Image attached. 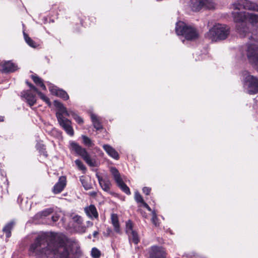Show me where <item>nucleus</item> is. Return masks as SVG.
<instances>
[{
  "label": "nucleus",
  "instance_id": "obj_13",
  "mask_svg": "<svg viewBox=\"0 0 258 258\" xmlns=\"http://www.w3.org/2000/svg\"><path fill=\"white\" fill-rule=\"evenodd\" d=\"M66 177H59L58 181L53 186V192L55 194L61 192L66 185Z\"/></svg>",
  "mask_w": 258,
  "mask_h": 258
},
{
  "label": "nucleus",
  "instance_id": "obj_4",
  "mask_svg": "<svg viewBox=\"0 0 258 258\" xmlns=\"http://www.w3.org/2000/svg\"><path fill=\"white\" fill-rule=\"evenodd\" d=\"M175 31L177 35H181L188 40H195L199 37L197 30L182 21L176 23Z\"/></svg>",
  "mask_w": 258,
  "mask_h": 258
},
{
  "label": "nucleus",
  "instance_id": "obj_20",
  "mask_svg": "<svg viewBox=\"0 0 258 258\" xmlns=\"http://www.w3.org/2000/svg\"><path fill=\"white\" fill-rule=\"evenodd\" d=\"M111 223L114 226V230L116 232H119V224L117 214H112L111 216Z\"/></svg>",
  "mask_w": 258,
  "mask_h": 258
},
{
  "label": "nucleus",
  "instance_id": "obj_47",
  "mask_svg": "<svg viewBox=\"0 0 258 258\" xmlns=\"http://www.w3.org/2000/svg\"><path fill=\"white\" fill-rule=\"evenodd\" d=\"M107 231H108V233H109L110 232H111V230L110 229H109V228H108Z\"/></svg>",
  "mask_w": 258,
  "mask_h": 258
},
{
  "label": "nucleus",
  "instance_id": "obj_40",
  "mask_svg": "<svg viewBox=\"0 0 258 258\" xmlns=\"http://www.w3.org/2000/svg\"><path fill=\"white\" fill-rule=\"evenodd\" d=\"M26 83L30 87L31 90L33 91L34 92L37 91L38 89L36 88L34 86H33L32 84L28 82V81H26Z\"/></svg>",
  "mask_w": 258,
  "mask_h": 258
},
{
  "label": "nucleus",
  "instance_id": "obj_31",
  "mask_svg": "<svg viewBox=\"0 0 258 258\" xmlns=\"http://www.w3.org/2000/svg\"><path fill=\"white\" fill-rule=\"evenodd\" d=\"M37 148L39 150V152L41 154L43 155L45 157H47V155L46 151H45V146L44 145L41 144H38L37 145Z\"/></svg>",
  "mask_w": 258,
  "mask_h": 258
},
{
  "label": "nucleus",
  "instance_id": "obj_45",
  "mask_svg": "<svg viewBox=\"0 0 258 258\" xmlns=\"http://www.w3.org/2000/svg\"><path fill=\"white\" fill-rule=\"evenodd\" d=\"M98 231H94V232H93V236H94V237H95L98 235Z\"/></svg>",
  "mask_w": 258,
  "mask_h": 258
},
{
  "label": "nucleus",
  "instance_id": "obj_16",
  "mask_svg": "<svg viewBox=\"0 0 258 258\" xmlns=\"http://www.w3.org/2000/svg\"><path fill=\"white\" fill-rule=\"evenodd\" d=\"M103 149L112 158L115 160H118L119 158V154L117 151L111 146L108 145H104L103 146Z\"/></svg>",
  "mask_w": 258,
  "mask_h": 258
},
{
  "label": "nucleus",
  "instance_id": "obj_6",
  "mask_svg": "<svg viewBox=\"0 0 258 258\" xmlns=\"http://www.w3.org/2000/svg\"><path fill=\"white\" fill-rule=\"evenodd\" d=\"M70 146L71 149L74 151L77 154L81 156L90 166H96L97 164L96 160L90 157L85 149L82 148L79 144L74 142H72L70 143Z\"/></svg>",
  "mask_w": 258,
  "mask_h": 258
},
{
  "label": "nucleus",
  "instance_id": "obj_3",
  "mask_svg": "<svg viewBox=\"0 0 258 258\" xmlns=\"http://www.w3.org/2000/svg\"><path fill=\"white\" fill-rule=\"evenodd\" d=\"M229 34L228 26L218 24L214 25L206 34V37L212 41L223 40L227 38Z\"/></svg>",
  "mask_w": 258,
  "mask_h": 258
},
{
  "label": "nucleus",
  "instance_id": "obj_24",
  "mask_svg": "<svg viewBox=\"0 0 258 258\" xmlns=\"http://www.w3.org/2000/svg\"><path fill=\"white\" fill-rule=\"evenodd\" d=\"M24 37L26 42L31 47L36 48L38 46L37 43L34 41L29 36L26 34L25 32H23Z\"/></svg>",
  "mask_w": 258,
  "mask_h": 258
},
{
  "label": "nucleus",
  "instance_id": "obj_19",
  "mask_svg": "<svg viewBox=\"0 0 258 258\" xmlns=\"http://www.w3.org/2000/svg\"><path fill=\"white\" fill-rule=\"evenodd\" d=\"M91 118L93 126L97 130H99L102 128L99 118L97 115L92 113L91 114Z\"/></svg>",
  "mask_w": 258,
  "mask_h": 258
},
{
  "label": "nucleus",
  "instance_id": "obj_12",
  "mask_svg": "<svg viewBox=\"0 0 258 258\" xmlns=\"http://www.w3.org/2000/svg\"><path fill=\"white\" fill-rule=\"evenodd\" d=\"M84 211L87 216L91 219L93 220L98 219V213L94 205H90V206L85 207L84 208Z\"/></svg>",
  "mask_w": 258,
  "mask_h": 258
},
{
  "label": "nucleus",
  "instance_id": "obj_21",
  "mask_svg": "<svg viewBox=\"0 0 258 258\" xmlns=\"http://www.w3.org/2000/svg\"><path fill=\"white\" fill-rule=\"evenodd\" d=\"M14 222H10L8 223L3 228V231L6 233L7 238H9L11 235V230L13 228Z\"/></svg>",
  "mask_w": 258,
  "mask_h": 258
},
{
  "label": "nucleus",
  "instance_id": "obj_36",
  "mask_svg": "<svg viewBox=\"0 0 258 258\" xmlns=\"http://www.w3.org/2000/svg\"><path fill=\"white\" fill-rule=\"evenodd\" d=\"M157 216L155 212L152 213V221L155 226H158L159 224L157 222Z\"/></svg>",
  "mask_w": 258,
  "mask_h": 258
},
{
  "label": "nucleus",
  "instance_id": "obj_30",
  "mask_svg": "<svg viewBox=\"0 0 258 258\" xmlns=\"http://www.w3.org/2000/svg\"><path fill=\"white\" fill-rule=\"evenodd\" d=\"M35 93H36L39 96L40 98L45 102V103L49 106L51 105L49 98L45 96L42 93L40 92L38 90H37V91H36Z\"/></svg>",
  "mask_w": 258,
  "mask_h": 258
},
{
  "label": "nucleus",
  "instance_id": "obj_32",
  "mask_svg": "<svg viewBox=\"0 0 258 258\" xmlns=\"http://www.w3.org/2000/svg\"><path fill=\"white\" fill-rule=\"evenodd\" d=\"M91 255L94 258H99L100 256V251L95 247L92 249Z\"/></svg>",
  "mask_w": 258,
  "mask_h": 258
},
{
  "label": "nucleus",
  "instance_id": "obj_33",
  "mask_svg": "<svg viewBox=\"0 0 258 258\" xmlns=\"http://www.w3.org/2000/svg\"><path fill=\"white\" fill-rule=\"evenodd\" d=\"M75 162L80 170L83 171L86 170V168L81 161L78 159L75 160Z\"/></svg>",
  "mask_w": 258,
  "mask_h": 258
},
{
  "label": "nucleus",
  "instance_id": "obj_5",
  "mask_svg": "<svg viewBox=\"0 0 258 258\" xmlns=\"http://www.w3.org/2000/svg\"><path fill=\"white\" fill-rule=\"evenodd\" d=\"M243 86L248 93L254 94L258 93V79L250 75L247 71L242 73Z\"/></svg>",
  "mask_w": 258,
  "mask_h": 258
},
{
  "label": "nucleus",
  "instance_id": "obj_26",
  "mask_svg": "<svg viewBox=\"0 0 258 258\" xmlns=\"http://www.w3.org/2000/svg\"><path fill=\"white\" fill-rule=\"evenodd\" d=\"M121 189L127 195H130L131 192L129 187L124 183L123 180L117 184Z\"/></svg>",
  "mask_w": 258,
  "mask_h": 258
},
{
  "label": "nucleus",
  "instance_id": "obj_44",
  "mask_svg": "<svg viewBox=\"0 0 258 258\" xmlns=\"http://www.w3.org/2000/svg\"><path fill=\"white\" fill-rule=\"evenodd\" d=\"M87 227H91L93 226V223L91 221H88L87 222Z\"/></svg>",
  "mask_w": 258,
  "mask_h": 258
},
{
  "label": "nucleus",
  "instance_id": "obj_42",
  "mask_svg": "<svg viewBox=\"0 0 258 258\" xmlns=\"http://www.w3.org/2000/svg\"><path fill=\"white\" fill-rule=\"evenodd\" d=\"M59 217V216L57 214H55L52 216V220L53 222H56L58 220Z\"/></svg>",
  "mask_w": 258,
  "mask_h": 258
},
{
  "label": "nucleus",
  "instance_id": "obj_17",
  "mask_svg": "<svg viewBox=\"0 0 258 258\" xmlns=\"http://www.w3.org/2000/svg\"><path fill=\"white\" fill-rule=\"evenodd\" d=\"M110 172L117 184L122 181L121 175L116 168L111 167L110 168Z\"/></svg>",
  "mask_w": 258,
  "mask_h": 258
},
{
  "label": "nucleus",
  "instance_id": "obj_10",
  "mask_svg": "<svg viewBox=\"0 0 258 258\" xmlns=\"http://www.w3.org/2000/svg\"><path fill=\"white\" fill-rule=\"evenodd\" d=\"M32 90H26L23 91L21 93V96L23 97L25 101L30 106H33L36 102V95L32 92Z\"/></svg>",
  "mask_w": 258,
  "mask_h": 258
},
{
  "label": "nucleus",
  "instance_id": "obj_22",
  "mask_svg": "<svg viewBox=\"0 0 258 258\" xmlns=\"http://www.w3.org/2000/svg\"><path fill=\"white\" fill-rule=\"evenodd\" d=\"M31 78L34 81V82L38 86H39L40 87L42 88V89L45 90L46 87L43 84L42 80L41 78H40L39 77L35 75H32Z\"/></svg>",
  "mask_w": 258,
  "mask_h": 258
},
{
  "label": "nucleus",
  "instance_id": "obj_41",
  "mask_svg": "<svg viewBox=\"0 0 258 258\" xmlns=\"http://www.w3.org/2000/svg\"><path fill=\"white\" fill-rule=\"evenodd\" d=\"M143 191L146 195H149L151 191V188L148 187H144L143 188Z\"/></svg>",
  "mask_w": 258,
  "mask_h": 258
},
{
  "label": "nucleus",
  "instance_id": "obj_43",
  "mask_svg": "<svg viewBox=\"0 0 258 258\" xmlns=\"http://www.w3.org/2000/svg\"><path fill=\"white\" fill-rule=\"evenodd\" d=\"M142 204L143 205L144 207H145L147 209H148V210H149V211H151V209L150 208V207L149 206V205L147 203H146L144 202V203H142Z\"/></svg>",
  "mask_w": 258,
  "mask_h": 258
},
{
  "label": "nucleus",
  "instance_id": "obj_48",
  "mask_svg": "<svg viewBox=\"0 0 258 258\" xmlns=\"http://www.w3.org/2000/svg\"><path fill=\"white\" fill-rule=\"evenodd\" d=\"M257 17H258V16H257ZM257 23H258V19H257V21L256 22H254V26L255 25H256Z\"/></svg>",
  "mask_w": 258,
  "mask_h": 258
},
{
  "label": "nucleus",
  "instance_id": "obj_9",
  "mask_svg": "<svg viewBox=\"0 0 258 258\" xmlns=\"http://www.w3.org/2000/svg\"><path fill=\"white\" fill-rule=\"evenodd\" d=\"M150 258H165L164 249L159 246H153L149 249Z\"/></svg>",
  "mask_w": 258,
  "mask_h": 258
},
{
  "label": "nucleus",
  "instance_id": "obj_15",
  "mask_svg": "<svg viewBox=\"0 0 258 258\" xmlns=\"http://www.w3.org/2000/svg\"><path fill=\"white\" fill-rule=\"evenodd\" d=\"M205 4L206 0H191L190 6L193 11H199Z\"/></svg>",
  "mask_w": 258,
  "mask_h": 258
},
{
  "label": "nucleus",
  "instance_id": "obj_18",
  "mask_svg": "<svg viewBox=\"0 0 258 258\" xmlns=\"http://www.w3.org/2000/svg\"><path fill=\"white\" fill-rule=\"evenodd\" d=\"M244 9L258 11V5L248 0H242Z\"/></svg>",
  "mask_w": 258,
  "mask_h": 258
},
{
  "label": "nucleus",
  "instance_id": "obj_8",
  "mask_svg": "<svg viewBox=\"0 0 258 258\" xmlns=\"http://www.w3.org/2000/svg\"><path fill=\"white\" fill-rule=\"evenodd\" d=\"M2 69L0 72L2 73H13L18 70V67L16 64L11 60H4L1 62Z\"/></svg>",
  "mask_w": 258,
  "mask_h": 258
},
{
  "label": "nucleus",
  "instance_id": "obj_23",
  "mask_svg": "<svg viewBox=\"0 0 258 258\" xmlns=\"http://www.w3.org/2000/svg\"><path fill=\"white\" fill-rule=\"evenodd\" d=\"M87 227L82 222L81 224L78 225H75L74 230L75 231L79 233L83 234L86 231Z\"/></svg>",
  "mask_w": 258,
  "mask_h": 258
},
{
  "label": "nucleus",
  "instance_id": "obj_35",
  "mask_svg": "<svg viewBox=\"0 0 258 258\" xmlns=\"http://www.w3.org/2000/svg\"><path fill=\"white\" fill-rule=\"evenodd\" d=\"M135 200L138 203H143L144 202L142 196L138 192H136L135 195Z\"/></svg>",
  "mask_w": 258,
  "mask_h": 258
},
{
  "label": "nucleus",
  "instance_id": "obj_14",
  "mask_svg": "<svg viewBox=\"0 0 258 258\" xmlns=\"http://www.w3.org/2000/svg\"><path fill=\"white\" fill-rule=\"evenodd\" d=\"M49 91L51 93L65 100H68L69 98V95L66 91L62 89H60L55 86H50L49 87Z\"/></svg>",
  "mask_w": 258,
  "mask_h": 258
},
{
  "label": "nucleus",
  "instance_id": "obj_38",
  "mask_svg": "<svg viewBox=\"0 0 258 258\" xmlns=\"http://www.w3.org/2000/svg\"><path fill=\"white\" fill-rule=\"evenodd\" d=\"M52 211L53 210L52 209H47L42 212V215L43 216H47L52 213Z\"/></svg>",
  "mask_w": 258,
  "mask_h": 258
},
{
  "label": "nucleus",
  "instance_id": "obj_39",
  "mask_svg": "<svg viewBox=\"0 0 258 258\" xmlns=\"http://www.w3.org/2000/svg\"><path fill=\"white\" fill-rule=\"evenodd\" d=\"M80 181L84 187V188L86 190H88L91 188L90 185L88 184L85 181L84 179H82V178H80Z\"/></svg>",
  "mask_w": 258,
  "mask_h": 258
},
{
  "label": "nucleus",
  "instance_id": "obj_28",
  "mask_svg": "<svg viewBox=\"0 0 258 258\" xmlns=\"http://www.w3.org/2000/svg\"><path fill=\"white\" fill-rule=\"evenodd\" d=\"M233 8L235 10L244 9V5L242 3V0H236L233 4Z\"/></svg>",
  "mask_w": 258,
  "mask_h": 258
},
{
  "label": "nucleus",
  "instance_id": "obj_46",
  "mask_svg": "<svg viewBox=\"0 0 258 258\" xmlns=\"http://www.w3.org/2000/svg\"><path fill=\"white\" fill-rule=\"evenodd\" d=\"M4 121V117L0 116V122Z\"/></svg>",
  "mask_w": 258,
  "mask_h": 258
},
{
  "label": "nucleus",
  "instance_id": "obj_29",
  "mask_svg": "<svg viewBox=\"0 0 258 258\" xmlns=\"http://www.w3.org/2000/svg\"><path fill=\"white\" fill-rule=\"evenodd\" d=\"M69 111L70 113V116L71 115L79 124H82L83 123V119L80 116H78L75 112L71 110H69Z\"/></svg>",
  "mask_w": 258,
  "mask_h": 258
},
{
  "label": "nucleus",
  "instance_id": "obj_2",
  "mask_svg": "<svg viewBox=\"0 0 258 258\" xmlns=\"http://www.w3.org/2000/svg\"><path fill=\"white\" fill-rule=\"evenodd\" d=\"M54 105L58 108V111L56 113L58 122L61 127L65 131L68 135L73 136L74 135V130L72 126V122L70 120L64 117L70 116V113L63 104L58 101H54Z\"/></svg>",
  "mask_w": 258,
  "mask_h": 258
},
{
  "label": "nucleus",
  "instance_id": "obj_25",
  "mask_svg": "<svg viewBox=\"0 0 258 258\" xmlns=\"http://www.w3.org/2000/svg\"><path fill=\"white\" fill-rule=\"evenodd\" d=\"M130 241L137 244L139 242V238L137 232L134 230H132L129 235Z\"/></svg>",
  "mask_w": 258,
  "mask_h": 258
},
{
  "label": "nucleus",
  "instance_id": "obj_34",
  "mask_svg": "<svg viewBox=\"0 0 258 258\" xmlns=\"http://www.w3.org/2000/svg\"><path fill=\"white\" fill-rule=\"evenodd\" d=\"M73 221L76 223L75 225H78L83 222L82 218L79 215H75L73 217Z\"/></svg>",
  "mask_w": 258,
  "mask_h": 258
},
{
  "label": "nucleus",
  "instance_id": "obj_37",
  "mask_svg": "<svg viewBox=\"0 0 258 258\" xmlns=\"http://www.w3.org/2000/svg\"><path fill=\"white\" fill-rule=\"evenodd\" d=\"M126 232L129 234L131 232H132V230H133V226L132 223L130 221H128L126 223Z\"/></svg>",
  "mask_w": 258,
  "mask_h": 258
},
{
  "label": "nucleus",
  "instance_id": "obj_27",
  "mask_svg": "<svg viewBox=\"0 0 258 258\" xmlns=\"http://www.w3.org/2000/svg\"><path fill=\"white\" fill-rule=\"evenodd\" d=\"M82 138L83 139V143L85 145L88 147H92L94 146V144L93 143L92 141L88 137L83 135Z\"/></svg>",
  "mask_w": 258,
  "mask_h": 258
},
{
  "label": "nucleus",
  "instance_id": "obj_7",
  "mask_svg": "<svg viewBox=\"0 0 258 258\" xmlns=\"http://www.w3.org/2000/svg\"><path fill=\"white\" fill-rule=\"evenodd\" d=\"M246 51L249 60L258 70V46L254 44H248Z\"/></svg>",
  "mask_w": 258,
  "mask_h": 258
},
{
  "label": "nucleus",
  "instance_id": "obj_11",
  "mask_svg": "<svg viewBox=\"0 0 258 258\" xmlns=\"http://www.w3.org/2000/svg\"><path fill=\"white\" fill-rule=\"evenodd\" d=\"M97 178L99 181V183L102 188V189L105 192L112 195L113 192L111 191L110 188L111 186V183L110 180L108 177L103 178L99 175H97Z\"/></svg>",
  "mask_w": 258,
  "mask_h": 258
},
{
  "label": "nucleus",
  "instance_id": "obj_1",
  "mask_svg": "<svg viewBox=\"0 0 258 258\" xmlns=\"http://www.w3.org/2000/svg\"><path fill=\"white\" fill-rule=\"evenodd\" d=\"M233 18L236 23L237 32L241 37L248 36L249 39H253L258 42V28L255 31L251 32L249 35L248 30L250 26L254 27V23L258 20L257 15L253 13H245L244 12H234Z\"/></svg>",
  "mask_w": 258,
  "mask_h": 258
}]
</instances>
